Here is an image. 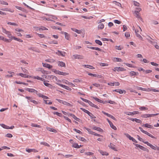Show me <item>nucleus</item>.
<instances>
[{
  "label": "nucleus",
  "instance_id": "1",
  "mask_svg": "<svg viewBox=\"0 0 159 159\" xmlns=\"http://www.w3.org/2000/svg\"><path fill=\"white\" fill-rule=\"evenodd\" d=\"M80 109L84 112L88 114V115L90 117L91 119L96 118V117L92 113L89 112L88 111L83 108H80Z\"/></svg>",
  "mask_w": 159,
  "mask_h": 159
},
{
  "label": "nucleus",
  "instance_id": "2",
  "mask_svg": "<svg viewBox=\"0 0 159 159\" xmlns=\"http://www.w3.org/2000/svg\"><path fill=\"white\" fill-rule=\"evenodd\" d=\"M113 70L115 71H121L125 70V69L122 67H114V69H113Z\"/></svg>",
  "mask_w": 159,
  "mask_h": 159
},
{
  "label": "nucleus",
  "instance_id": "3",
  "mask_svg": "<svg viewBox=\"0 0 159 159\" xmlns=\"http://www.w3.org/2000/svg\"><path fill=\"white\" fill-rule=\"evenodd\" d=\"M57 84L59 86L64 88H65V89H66L67 90H68L69 91H71V88H70L69 87H68L67 86L63 85L62 84H60V83H57Z\"/></svg>",
  "mask_w": 159,
  "mask_h": 159
},
{
  "label": "nucleus",
  "instance_id": "4",
  "mask_svg": "<svg viewBox=\"0 0 159 159\" xmlns=\"http://www.w3.org/2000/svg\"><path fill=\"white\" fill-rule=\"evenodd\" d=\"M25 98L28 99V100H30V102H32L34 104H37L38 103V102H36L35 100H33V98L32 97H28V96H26Z\"/></svg>",
  "mask_w": 159,
  "mask_h": 159
},
{
  "label": "nucleus",
  "instance_id": "5",
  "mask_svg": "<svg viewBox=\"0 0 159 159\" xmlns=\"http://www.w3.org/2000/svg\"><path fill=\"white\" fill-rule=\"evenodd\" d=\"M73 57H74L75 59H81L84 58V57L83 56L78 54L74 55Z\"/></svg>",
  "mask_w": 159,
  "mask_h": 159
},
{
  "label": "nucleus",
  "instance_id": "6",
  "mask_svg": "<svg viewBox=\"0 0 159 159\" xmlns=\"http://www.w3.org/2000/svg\"><path fill=\"white\" fill-rule=\"evenodd\" d=\"M128 119L129 120H131L133 121H135L137 123H142V121L141 120L139 119H136V118H128Z\"/></svg>",
  "mask_w": 159,
  "mask_h": 159
},
{
  "label": "nucleus",
  "instance_id": "7",
  "mask_svg": "<svg viewBox=\"0 0 159 159\" xmlns=\"http://www.w3.org/2000/svg\"><path fill=\"white\" fill-rule=\"evenodd\" d=\"M92 98L94 99L96 101H97L98 102H99V103L104 104L106 103V102H105V101H102V100H101V99H100L99 98H98L96 97H93Z\"/></svg>",
  "mask_w": 159,
  "mask_h": 159
},
{
  "label": "nucleus",
  "instance_id": "8",
  "mask_svg": "<svg viewBox=\"0 0 159 159\" xmlns=\"http://www.w3.org/2000/svg\"><path fill=\"white\" fill-rule=\"evenodd\" d=\"M134 13L136 15V17L138 18L139 20L141 21H143V19L139 15V13H138V11H134Z\"/></svg>",
  "mask_w": 159,
  "mask_h": 159
},
{
  "label": "nucleus",
  "instance_id": "9",
  "mask_svg": "<svg viewBox=\"0 0 159 159\" xmlns=\"http://www.w3.org/2000/svg\"><path fill=\"white\" fill-rule=\"evenodd\" d=\"M126 113V115H133L136 114H138L139 112L138 111H134L133 112H128Z\"/></svg>",
  "mask_w": 159,
  "mask_h": 159
},
{
  "label": "nucleus",
  "instance_id": "10",
  "mask_svg": "<svg viewBox=\"0 0 159 159\" xmlns=\"http://www.w3.org/2000/svg\"><path fill=\"white\" fill-rule=\"evenodd\" d=\"M17 75H20L21 77H24V78H29V77H31L30 76H29V75H27L26 74H23L22 73H20L17 74Z\"/></svg>",
  "mask_w": 159,
  "mask_h": 159
},
{
  "label": "nucleus",
  "instance_id": "11",
  "mask_svg": "<svg viewBox=\"0 0 159 159\" xmlns=\"http://www.w3.org/2000/svg\"><path fill=\"white\" fill-rule=\"evenodd\" d=\"M42 64L43 65V66L44 67L48 68V69H51L52 67V66H51L49 64L47 63H43Z\"/></svg>",
  "mask_w": 159,
  "mask_h": 159
},
{
  "label": "nucleus",
  "instance_id": "12",
  "mask_svg": "<svg viewBox=\"0 0 159 159\" xmlns=\"http://www.w3.org/2000/svg\"><path fill=\"white\" fill-rule=\"evenodd\" d=\"M49 76L50 77V78L51 79H53L54 80L57 81L58 82H60V80H58L57 77L55 76H54L53 75H51L50 76Z\"/></svg>",
  "mask_w": 159,
  "mask_h": 159
},
{
  "label": "nucleus",
  "instance_id": "13",
  "mask_svg": "<svg viewBox=\"0 0 159 159\" xmlns=\"http://www.w3.org/2000/svg\"><path fill=\"white\" fill-rule=\"evenodd\" d=\"M0 38L3 40L7 42H10L11 41V39H7L6 38H4L3 37L0 36Z\"/></svg>",
  "mask_w": 159,
  "mask_h": 159
},
{
  "label": "nucleus",
  "instance_id": "14",
  "mask_svg": "<svg viewBox=\"0 0 159 159\" xmlns=\"http://www.w3.org/2000/svg\"><path fill=\"white\" fill-rule=\"evenodd\" d=\"M64 83H65L66 84H68L69 85H71L72 87H75V85L72 83H70L67 80H65L63 82Z\"/></svg>",
  "mask_w": 159,
  "mask_h": 159
},
{
  "label": "nucleus",
  "instance_id": "15",
  "mask_svg": "<svg viewBox=\"0 0 159 159\" xmlns=\"http://www.w3.org/2000/svg\"><path fill=\"white\" fill-rule=\"evenodd\" d=\"M142 126H144L145 127L149 128H151V129L153 128V126L152 125L150 124H147V123H146L145 124L143 125H142Z\"/></svg>",
  "mask_w": 159,
  "mask_h": 159
},
{
  "label": "nucleus",
  "instance_id": "16",
  "mask_svg": "<svg viewBox=\"0 0 159 159\" xmlns=\"http://www.w3.org/2000/svg\"><path fill=\"white\" fill-rule=\"evenodd\" d=\"M56 54H57L59 56H63L65 55V52L60 51H59V50H58L57 52H56Z\"/></svg>",
  "mask_w": 159,
  "mask_h": 159
},
{
  "label": "nucleus",
  "instance_id": "17",
  "mask_svg": "<svg viewBox=\"0 0 159 159\" xmlns=\"http://www.w3.org/2000/svg\"><path fill=\"white\" fill-rule=\"evenodd\" d=\"M93 129L94 130H97L99 132H102L103 131V130L99 127L94 126L93 127Z\"/></svg>",
  "mask_w": 159,
  "mask_h": 159
},
{
  "label": "nucleus",
  "instance_id": "18",
  "mask_svg": "<svg viewBox=\"0 0 159 159\" xmlns=\"http://www.w3.org/2000/svg\"><path fill=\"white\" fill-rule=\"evenodd\" d=\"M89 104L91 107H95L97 109H99V108L96 105L93 104L92 102H91L90 101H89Z\"/></svg>",
  "mask_w": 159,
  "mask_h": 159
},
{
  "label": "nucleus",
  "instance_id": "19",
  "mask_svg": "<svg viewBox=\"0 0 159 159\" xmlns=\"http://www.w3.org/2000/svg\"><path fill=\"white\" fill-rule=\"evenodd\" d=\"M70 116L72 117L76 121H79L80 119L77 117L74 114H70Z\"/></svg>",
  "mask_w": 159,
  "mask_h": 159
},
{
  "label": "nucleus",
  "instance_id": "20",
  "mask_svg": "<svg viewBox=\"0 0 159 159\" xmlns=\"http://www.w3.org/2000/svg\"><path fill=\"white\" fill-rule=\"evenodd\" d=\"M88 75H90V76H93V77H97H97H99V78H101V76H102L101 75H97L96 74H92V73H88Z\"/></svg>",
  "mask_w": 159,
  "mask_h": 159
},
{
  "label": "nucleus",
  "instance_id": "21",
  "mask_svg": "<svg viewBox=\"0 0 159 159\" xmlns=\"http://www.w3.org/2000/svg\"><path fill=\"white\" fill-rule=\"evenodd\" d=\"M58 65L61 67H66V64L63 61H59V63Z\"/></svg>",
  "mask_w": 159,
  "mask_h": 159
},
{
  "label": "nucleus",
  "instance_id": "22",
  "mask_svg": "<svg viewBox=\"0 0 159 159\" xmlns=\"http://www.w3.org/2000/svg\"><path fill=\"white\" fill-rule=\"evenodd\" d=\"M83 66L85 67L89 68L90 69H94V68L93 67L89 65H83Z\"/></svg>",
  "mask_w": 159,
  "mask_h": 159
},
{
  "label": "nucleus",
  "instance_id": "23",
  "mask_svg": "<svg viewBox=\"0 0 159 159\" xmlns=\"http://www.w3.org/2000/svg\"><path fill=\"white\" fill-rule=\"evenodd\" d=\"M144 134H146L147 135H148V136H149L150 137H151L152 138L155 139H156V138L155 137L153 136L152 134H151L149 133H148V132H147L146 131L145 132Z\"/></svg>",
  "mask_w": 159,
  "mask_h": 159
},
{
  "label": "nucleus",
  "instance_id": "24",
  "mask_svg": "<svg viewBox=\"0 0 159 159\" xmlns=\"http://www.w3.org/2000/svg\"><path fill=\"white\" fill-rule=\"evenodd\" d=\"M135 32L136 33V35L137 37H139L140 39H142V36L138 33L139 30H135Z\"/></svg>",
  "mask_w": 159,
  "mask_h": 159
},
{
  "label": "nucleus",
  "instance_id": "25",
  "mask_svg": "<svg viewBox=\"0 0 159 159\" xmlns=\"http://www.w3.org/2000/svg\"><path fill=\"white\" fill-rule=\"evenodd\" d=\"M109 147L113 150L116 151H117L115 147V145L111 143L110 145L109 146Z\"/></svg>",
  "mask_w": 159,
  "mask_h": 159
},
{
  "label": "nucleus",
  "instance_id": "26",
  "mask_svg": "<svg viewBox=\"0 0 159 159\" xmlns=\"http://www.w3.org/2000/svg\"><path fill=\"white\" fill-rule=\"evenodd\" d=\"M62 104H64L65 105H66L67 106H69V107H72V105L71 104L66 102L64 101H63V102H62Z\"/></svg>",
  "mask_w": 159,
  "mask_h": 159
},
{
  "label": "nucleus",
  "instance_id": "27",
  "mask_svg": "<svg viewBox=\"0 0 159 159\" xmlns=\"http://www.w3.org/2000/svg\"><path fill=\"white\" fill-rule=\"evenodd\" d=\"M33 78L35 79H37L38 80H40L42 81H44L45 80L42 78L38 76H34Z\"/></svg>",
  "mask_w": 159,
  "mask_h": 159
},
{
  "label": "nucleus",
  "instance_id": "28",
  "mask_svg": "<svg viewBox=\"0 0 159 159\" xmlns=\"http://www.w3.org/2000/svg\"><path fill=\"white\" fill-rule=\"evenodd\" d=\"M72 30L76 32L78 34H80L81 32V31L80 30H78L76 29L75 28H72L71 29Z\"/></svg>",
  "mask_w": 159,
  "mask_h": 159
},
{
  "label": "nucleus",
  "instance_id": "29",
  "mask_svg": "<svg viewBox=\"0 0 159 159\" xmlns=\"http://www.w3.org/2000/svg\"><path fill=\"white\" fill-rule=\"evenodd\" d=\"M104 27V25L103 24L101 23L98 25V29H102Z\"/></svg>",
  "mask_w": 159,
  "mask_h": 159
},
{
  "label": "nucleus",
  "instance_id": "30",
  "mask_svg": "<svg viewBox=\"0 0 159 159\" xmlns=\"http://www.w3.org/2000/svg\"><path fill=\"white\" fill-rule=\"evenodd\" d=\"M0 125L2 127H3V128H4V129H8L9 128V126H7V125H6L5 124H0Z\"/></svg>",
  "mask_w": 159,
  "mask_h": 159
},
{
  "label": "nucleus",
  "instance_id": "31",
  "mask_svg": "<svg viewBox=\"0 0 159 159\" xmlns=\"http://www.w3.org/2000/svg\"><path fill=\"white\" fill-rule=\"evenodd\" d=\"M113 60L114 61L121 62L122 61V60L121 59L119 58H117V57L114 58Z\"/></svg>",
  "mask_w": 159,
  "mask_h": 159
},
{
  "label": "nucleus",
  "instance_id": "32",
  "mask_svg": "<svg viewBox=\"0 0 159 159\" xmlns=\"http://www.w3.org/2000/svg\"><path fill=\"white\" fill-rule=\"evenodd\" d=\"M130 75L131 76L136 75L138 74V72H136L134 71H131L130 72Z\"/></svg>",
  "mask_w": 159,
  "mask_h": 159
},
{
  "label": "nucleus",
  "instance_id": "33",
  "mask_svg": "<svg viewBox=\"0 0 159 159\" xmlns=\"http://www.w3.org/2000/svg\"><path fill=\"white\" fill-rule=\"evenodd\" d=\"M88 48L94 50H101L100 48L98 47H87Z\"/></svg>",
  "mask_w": 159,
  "mask_h": 159
},
{
  "label": "nucleus",
  "instance_id": "34",
  "mask_svg": "<svg viewBox=\"0 0 159 159\" xmlns=\"http://www.w3.org/2000/svg\"><path fill=\"white\" fill-rule=\"evenodd\" d=\"M26 90L31 93H34L35 89H30L27 88L26 89Z\"/></svg>",
  "mask_w": 159,
  "mask_h": 159
},
{
  "label": "nucleus",
  "instance_id": "35",
  "mask_svg": "<svg viewBox=\"0 0 159 159\" xmlns=\"http://www.w3.org/2000/svg\"><path fill=\"white\" fill-rule=\"evenodd\" d=\"M100 153L102 155L107 156L108 155V153L102 151H100Z\"/></svg>",
  "mask_w": 159,
  "mask_h": 159
},
{
  "label": "nucleus",
  "instance_id": "36",
  "mask_svg": "<svg viewBox=\"0 0 159 159\" xmlns=\"http://www.w3.org/2000/svg\"><path fill=\"white\" fill-rule=\"evenodd\" d=\"M110 127L112 128L113 129L115 130H116L117 129L116 128V127L114 125L113 123L112 122H111L110 124Z\"/></svg>",
  "mask_w": 159,
  "mask_h": 159
},
{
  "label": "nucleus",
  "instance_id": "37",
  "mask_svg": "<svg viewBox=\"0 0 159 159\" xmlns=\"http://www.w3.org/2000/svg\"><path fill=\"white\" fill-rule=\"evenodd\" d=\"M150 147L152 148V149L154 150H156L157 149V147L156 146H154L153 145H152V144H150V145L149 146Z\"/></svg>",
  "mask_w": 159,
  "mask_h": 159
},
{
  "label": "nucleus",
  "instance_id": "38",
  "mask_svg": "<svg viewBox=\"0 0 159 159\" xmlns=\"http://www.w3.org/2000/svg\"><path fill=\"white\" fill-rule=\"evenodd\" d=\"M40 144H42V145H44L45 146H47L48 147L50 146L49 145L48 143H47L45 142H41L40 143Z\"/></svg>",
  "mask_w": 159,
  "mask_h": 159
},
{
  "label": "nucleus",
  "instance_id": "39",
  "mask_svg": "<svg viewBox=\"0 0 159 159\" xmlns=\"http://www.w3.org/2000/svg\"><path fill=\"white\" fill-rule=\"evenodd\" d=\"M72 146L75 148H80V147H79V145L76 143L73 144Z\"/></svg>",
  "mask_w": 159,
  "mask_h": 159
},
{
  "label": "nucleus",
  "instance_id": "40",
  "mask_svg": "<svg viewBox=\"0 0 159 159\" xmlns=\"http://www.w3.org/2000/svg\"><path fill=\"white\" fill-rule=\"evenodd\" d=\"M53 113L54 115H56L59 116H61L62 114L61 113H59L58 112L54 111L53 112Z\"/></svg>",
  "mask_w": 159,
  "mask_h": 159
},
{
  "label": "nucleus",
  "instance_id": "41",
  "mask_svg": "<svg viewBox=\"0 0 159 159\" xmlns=\"http://www.w3.org/2000/svg\"><path fill=\"white\" fill-rule=\"evenodd\" d=\"M7 34V35H8V37L10 38H11V39H13V36H12L10 32L9 31H8V33H7V34Z\"/></svg>",
  "mask_w": 159,
  "mask_h": 159
},
{
  "label": "nucleus",
  "instance_id": "42",
  "mask_svg": "<svg viewBox=\"0 0 159 159\" xmlns=\"http://www.w3.org/2000/svg\"><path fill=\"white\" fill-rule=\"evenodd\" d=\"M48 130L50 132H52L53 133H56L57 132V130L52 128H48Z\"/></svg>",
  "mask_w": 159,
  "mask_h": 159
},
{
  "label": "nucleus",
  "instance_id": "43",
  "mask_svg": "<svg viewBox=\"0 0 159 159\" xmlns=\"http://www.w3.org/2000/svg\"><path fill=\"white\" fill-rule=\"evenodd\" d=\"M149 114H145L141 115V117L143 118H148L149 117Z\"/></svg>",
  "mask_w": 159,
  "mask_h": 159
},
{
  "label": "nucleus",
  "instance_id": "44",
  "mask_svg": "<svg viewBox=\"0 0 159 159\" xmlns=\"http://www.w3.org/2000/svg\"><path fill=\"white\" fill-rule=\"evenodd\" d=\"M95 43L99 44L100 45H102V43L101 42L98 40H96L95 41Z\"/></svg>",
  "mask_w": 159,
  "mask_h": 159
},
{
  "label": "nucleus",
  "instance_id": "45",
  "mask_svg": "<svg viewBox=\"0 0 159 159\" xmlns=\"http://www.w3.org/2000/svg\"><path fill=\"white\" fill-rule=\"evenodd\" d=\"M44 101L45 103L46 104L51 105V104H52V102H50L49 100H44Z\"/></svg>",
  "mask_w": 159,
  "mask_h": 159
},
{
  "label": "nucleus",
  "instance_id": "46",
  "mask_svg": "<svg viewBox=\"0 0 159 159\" xmlns=\"http://www.w3.org/2000/svg\"><path fill=\"white\" fill-rule=\"evenodd\" d=\"M137 89L138 90H141L143 91H147V89H145V88H143L142 87H137Z\"/></svg>",
  "mask_w": 159,
  "mask_h": 159
},
{
  "label": "nucleus",
  "instance_id": "47",
  "mask_svg": "<svg viewBox=\"0 0 159 159\" xmlns=\"http://www.w3.org/2000/svg\"><path fill=\"white\" fill-rule=\"evenodd\" d=\"M12 39H13L15 40H17L19 42H23V41L20 39H19L18 38H16L14 36L13 37Z\"/></svg>",
  "mask_w": 159,
  "mask_h": 159
},
{
  "label": "nucleus",
  "instance_id": "48",
  "mask_svg": "<svg viewBox=\"0 0 159 159\" xmlns=\"http://www.w3.org/2000/svg\"><path fill=\"white\" fill-rule=\"evenodd\" d=\"M100 66H107L108 65L107 63H99Z\"/></svg>",
  "mask_w": 159,
  "mask_h": 159
},
{
  "label": "nucleus",
  "instance_id": "49",
  "mask_svg": "<svg viewBox=\"0 0 159 159\" xmlns=\"http://www.w3.org/2000/svg\"><path fill=\"white\" fill-rule=\"evenodd\" d=\"M64 34L65 35V38L68 40L69 38V34L66 32H64Z\"/></svg>",
  "mask_w": 159,
  "mask_h": 159
},
{
  "label": "nucleus",
  "instance_id": "50",
  "mask_svg": "<svg viewBox=\"0 0 159 159\" xmlns=\"http://www.w3.org/2000/svg\"><path fill=\"white\" fill-rule=\"evenodd\" d=\"M0 3L3 5H8V3L7 2L3 1L0 0Z\"/></svg>",
  "mask_w": 159,
  "mask_h": 159
},
{
  "label": "nucleus",
  "instance_id": "51",
  "mask_svg": "<svg viewBox=\"0 0 159 159\" xmlns=\"http://www.w3.org/2000/svg\"><path fill=\"white\" fill-rule=\"evenodd\" d=\"M44 81V82L43 83H44V85L45 86L48 87H50L52 86V85H51V84H48V83H46L45 82V81Z\"/></svg>",
  "mask_w": 159,
  "mask_h": 159
},
{
  "label": "nucleus",
  "instance_id": "52",
  "mask_svg": "<svg viewBox=\"0 0 159 159\" xmlns=\"http://www.w3.org/2000/svg\"><path fill=\"white\" fill-rule=\"evenodd\" d=\"M85 129L89 133L92 134L94 133V132L92 131L91 129L87 128H85Z\"/></svg>",
  "mask_w": 159,
  "mask_h": 159
},
{
  "label": "nucleus",
  "instance_id": "53",
  "mask_svg": "<svg viewBox=\"0 0 159 159\" xmlns=\"http://www.w3.org/2000/svg\"><path fill=\"white\" fill-rule=\"evenodd\" d=\"M85 155H86L87 156H90V155H92L93 154V153L91 152H86L85 153Z\"/></svg>",
  "mask_w": 159,
  "mask_h": 159
},
{
  "label": "nucleus",
  "instance_id": "54",
  "mask_svg": "<svg viewBox=\"0 0 159 159\" xmlns=\"http://www.w3.org/2000/svg\"><path fill=\"white\" fill-rule=\"evenodd\" d=\"M119 51H119V52H118V51H117V53H118V54H120V55H123V54H124L125 52L124 51H121V50H119Z\"/></svg>",
  "mask_w": 159,
  "mask_h": 159
},
{
  "label": "nucleus",
  "instance_id": "55",
  "mask_svg": "<svg viewBox=\"0 0 159 159\" xmlns=\"http://www.w3.org/2000/svg\"><path fill=\"white\" fill-rule=\"evenodd\" d=\"M53 72L56 74H58L59 75H60L61 72V71H60L58 70H55L54 71H53Z\"/></svg>",
  "mask_w": 159,
  "mask_h": 159
},
{
  "label": "nucleus",
  "instance_id": "56",
  "mask_svg": "<svg viewBox=\"0 0 159 159\" xmlns=\"http://www.w3.org/2000/svg\"><path fill=\"white\" fill-rule=\"evenodd\" d=\"M80 98L82 101H84L86 102H87L89 103V102L90 101H89L87 99H84V98H83L81 97Z\"/></svg>",
  "mask_w": 159,
  "mask_h": 159
},
{
  "label": "nucleus",
  "instance_id": "57",
  "mask_svg": "<svg viewBox=\"0 0 159 159\" xmlns=\"http://www.w3.org/2000/svg\"><path fill=\"white\" fill-rule=\"evenodd\" d=\"M31 126H32L34 127H39V128L41 127V126L40 125H38L35 124H31Z\"/></svg>",
  "mask_w": 159,
  "mask_h": 159
},
{
  "label": "nucleus",
  "instance_id": "58",
  "mask_svg": "<svg viewBox=\"0 0 159 159\" xmlns=\"http://www.w3.org/2000/svg\"><path fill=\"white\" fill-rule=\"evenodd\" d=\"M7 24L12 25H16L17 26V25L15 23H12L10 22H9L7 23Z\"/></svg>",
  "mask_w": 159,
  "mask_h": 159
},
{
  "label": "nucleus",
  "instance_id": "59",
  "mask_svg": "<svg viewBox=\"0 0 159 159\" xmlns=\"http://www.w3.org/2000/svg\"><path fill=\"white\" fill-rule=\"evenodd\" d=\"M139 109L140 110L143 111L144 110H147L148 108L147 107H142L139 108Z\"/></svg>",
  "mask_w": 159,
  "mask_h": 159
},
{
  "label": "nucleus",
  "instance_id": "60",
  "mask_svg": "<svg viewBox=\"0 0 159 159\" xmlns=\"http://www.w3.org/2000/svg\"><path fill=\"white\" fill-rule=\"evenodd\" d=\"M114 3L116 5H117V6H118L119 7H121V4L120 3H119V2H117L116 1H114Z\"/></svg>",
  "mask_w": 159,
  "mask_h": 159
},
{
  "label": "nucleus",
  "instance_id": "61",
  "mask_svg": "<svg viewBox=\"0 0 159 159\" xmlns=\"http://www.w3.org/2000/svg\"><path fill=\"white\" fill-rule=\"evenodd\" d=\"M124 64H125L126 66H128V67H134V66H132V65L127 63H124Z\"/></svg>",
  "mask_w": 159,
  "mask_h": 159
},
{
  "label": "nucleus",
  "instance_id": "62",
  "mask_svg": "<svg viewBox=\"0 0 159 159\" xmlns=\"http://www.w3.org/2000/svg\"><path fill=\"white\" fill-rule=\"evenodd\" d=\"M124 134L126 136L129 138V140H130L132 137H131L128 134L125 133Z\"/></svg>",
  "mask_w": 159,
  "mask_h": 159
},
{
  "label": "nucleus",
  "instance_id": "63",
  "mask_svg": "<svg viewBox=\"0 0 159 159\" xmlns=\"http://www.w3.org/2000/svg\"><path fill=\"white\" fill-rule=\"evenodd\" d=\"M125 92V93H126V91L125 90H122L120 89H119L118 93L120 94H122L123 93V92Z\"/></svg>",
  "mask_w": 159,
  "mask_h": 159
},
{
  "label": "nucleus",
  "instance_id": "64",
  "mask_svg": "<svg viewBox=\"0 0 159 159\" xmlns=\"http://www.w3.org/2000/svg\"><path fill=\"white\" fill-rule=\"evenodd\" d=\"M140 148L141 149L143 150L144 151H148V149L147 148L143 147V146H141V148Z\"/></svg>",
  "mask_w": 159,
  "mask_h": 159
}]
</instances>
